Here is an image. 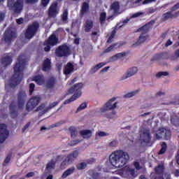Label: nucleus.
<instances>
[{"label": "nucleus", "instance_id": "nucleus-1", "mask_svg": "<svg viewBox=\"0 0 179 179\" xmlns=\"http://www.w3.org/2000/svg\"><path fill=\"white\" fill-rule=\"evenodd\" d=\"M17 62L13 67L14 74L10 79L9 87L11 89H15L23 80V71H24V66H26V62L23 59L22 55L17 57Z\"/></svg>", "mask_w": 179, "mask_h": 179}, {"label": "nucleus", "instance_id": "nucleus-2", "mask_svg": "<svg viewBox=\"0 0 179 179\" xmlns=\"http://www.w3.org/2000/svg\"><path fill=\"white\" fill-rule=\"evenodd\" d=\"M109 160L113 167L119 169L127 164L129 160V155L128 152L117 150L110 155Z\"/></svg>", "mask_w": 179, "mask_h": 179}, {"label": "nucleus", "instance_id": "nucleus-3", "mask_svg": "<svg viewBox=\"0 0 179 179\" xmlns=\"http://www.w3.org/2000/svg\"><path fill=\"white\" fill-rule=\"evenodd\" d=\"M153 24H155V20H151L137 29V31H141V34L140 35L137 41L132 45V47L141 45V44L146 41L147 38H149V35H148V33H149V30L152 29V26H153Z\"/></svg>", "mask_w": 179, "mask_h": 179}, {"label": "nucleus", "instance_id": "nucleus-4", "mask_svg": "<svg viewBox=\"0 0 179 179\" xmlns=\"http://www.w3.org/2000/svg\"><path fill=\"white\" fill-rule=\"evenodd\" d=\"M82 89H83V83H76L71 87L68 90V92L70 93V94H74L70 99L65 100L64 104H69V103L75 101L76 99H79V97L82 96Z\"/></svg>", "mask_w": 179, "mask_h": 179}, {"label": "nucleus", "instance_id": "nucleus-5", "mask_svg": "<svg viewBox=\"0 0 179 179\" xmlns=\"http://www.w3.org/2000/svg\"><path fill=\"white\" fill-rule=\"evenodd\" d=\"M7 5L14 15H20L24 6V0H8Z\"/></svg>", "mask_w": 179, "mask_h": 179}, {"label": "nucleus", "instance_id": "nucleus-6", "mask_svg": "<svg viewBox=\"0 0 179 179\" xmlns=\"http://www.w3.org/2000/svg\"><path fill=\"white\" fill-rule=\"evenodd\" d=\"M38 29H40V23L37 21H34L31 24L28 25L24 33L25 38H27V40H31V38H33L34 36L37 34Z\"/></svg>", "mask_w": 179, "mask_h": 179}, {"label": "nucleus", "instance_id": "nucleus-7", "mask_svg": "<svg viewBox=\"0 0 179 179\" xmlns=\"http://www.w3.org/2000/svg\"><path fill=\"white\" fill-rule=\"evenodd\" d=\"M179 9V2L172 6L170 9V11H168L166 13H164L162 14V16L161 17L162 22H167V20H170L171 19H176V17H178L179 16V11L176 12ZM173 12H176L175 13H173Z\"/></svg>", "mask_w": 179, "mask_h": 179}, {"label": "nucleus", "instance_id": "nucleus-8", "mask_svg": "<svg viewBox=\"0 0 179 179\" xmlns=\"http://www.w3.org/2000/svg\"><path fill=\"white\" fill-rule=\"evenodd\" d=\"M155 138L158 141H160V139L169 141L171 138V131L165 128H159L155 134Z\"/></svg>", "mask_w": 179, "mask_h": 179}, {"label": "nucleus", "instance_id": "nucleus-9", "mask_svg": "<svg viewBox=\"0 0 179 179\" xmlns=\"http://www.w3.org/2000/svg\"><path fill=\"white\" fill-rule=\"evenodd\" d=\"M55 55L56 57H69V55H71V49L69 48V46L67 45H61L55 50Z\"/></svg>", "mask_w": 179, "mask_h": 179}, {"label": "nucleus", "instance_id": "nucleus-10", "mask_svg": "<svg viewBox=\"0 0 179 179\" xmlns=\"http://www.w3.org/2000/svg\"><path fill=\"white\" fill-rule=\"evenodd\" d=\"M79 156V152L78 150H74L67 155L65 159L62 162L61 167H64V166H69L72 164Z\"/></svg>", "mask_w": 179, "mask_h": 179}, {"label": "nucleus", "instance_id": "nucleus-11", "mask_svg": "<svg viewBox=\"0 0 179 179\" xmlns=\"http://www.w3.org/2000/svg\"><path fill=\"white\" fill-rule=\"evenodd\" d=\"M139 135V141L141 145L149 143L152 139V136H150V131H149L148 129H141Z\"/></svg>", "mask_w": 179, "mask_h": 179}, {"label": "nucleus", "instance_id": "nucleus-12", "mask_svg": "<svg viewBox=\"0 0 179 179\" xmlns=\"http://www.w3.org/2000/svg\"><path fill=\"white\" fill-rule=\"evenodd\" d=\"M117 98L113 97L107 101L103 107L101 108L100 111L101 113H106V111H111V110H115V108L117 107V104H118V102H115Z\"/></svg>", "mask_w": 179, "mask_h": 179}, {"label": "nucleus", "instance_id": "nucleus-13", "mask_svg": "<svg viewBox=\"0 0 179 179\" xmlns=\"http://www.w3.org/2000/svg\"><path fill=\"white\" fill-rule=\"evenodd\" d=\"M40 101H41V98L40 96H33L27 103L26 109L28 111H31V110H34L38 104H40Z\"/></svg>", "mask_w": 179, "mask_h": 179}, {"label": "nucleus", "instance_id": "nucleus-14", "mask_svg": "<svg viewBox=\"0 0 179 179\" xmlns=\"http://www.w3.org/2000/svg\"><path fill=\"white\" fill-rule=\"evenodd\" d=\"M16 37H17L16 32L12 30V29L10 28H8L4 32V35H3L4 41L7 44H11L12 41H13V40H15Z\"/></svg>", "mask_w": 179, "mask_h": 179}, {"label": "nucleus", "instance_id": "nucleus-15", "mask_svg": "<svg viewBox=\"0 0 179 179\" xmlns=\"http://www.w3.org/2000/svg\"><path fill=\"white\" fill-rule=\"evenodd\" d=\"M59 13V8H58V3L55 1L52 3L48 10V17H57V15Z\"/></svg>", "mask_w": 179, "mask_h": 179}, {"label": "nucleus", "instance_id": "nucleus-16", "mask_svg": "<svg viewBox=\"0 0 179 179\" xmlns=\"http://www.w3.org/2000/svg\"><path fill=\"white\" fill-rule=\"evenodd\" d=\"M26 100H27V94H26V92L20 91L17 94V105L18 108H23L24 107V103H26Z\"/></svg>", "mask_w": 179, "mask_h": 179}, {"label": "nucleus", "instance_id": "nucleus-17", "mask_svg": "<svg viewBox=\"0 0 179 179\" xmlns=\"http://www.w3.org/2000/svg\"><path fill=\"white\" fill-rule=\"evenodd\" d=\"M9 136V131L6 127V124H0V143H3L6 141L8 136Z\"/></svg>", "mask_w": 179, "mask_h": 179}, {"label": "nucleus", "instance_id": "nucleus-18", "mask_svg": "<svg viewBox=\"0 0 179 179\" xmlns=\"http://www.w3.org/2000/svg\"><path fill=\"white\" fill-rule=\"evenodd\" d=\"M59 103V101H55L50 103L48 106V107H45V103H41L36 110V111H42V113H47L48 111H50L52 108H54V107H57L58 104Z\"/></svg>", "mask_w": 179, "mask_h": 179}, {"label": "nucleus", "instance_id": "nucleus-19", "mask_svg": "<svg viewBox=\"0 0 179 179\" xmlns=\"http://www.w3.org/2000/svg\"><path fill=\"white\" fill-rule=\"evenodd\" d=\"M45 43L48 45H51L52 47H55L57 45L58 43H59V39L57 37L55 34H51L49 38L45 41Z\"/></svg>", "mask_w": 179, "mask_h": 179}, {"label": "nucleus", "instance_id": "nucleus-20", "mask_svg": "<svg viewBox=\"0 0 179 179\" xmlns=\"http://www.w3.org/2000/svg\"><path fill=\"white\" fill-rule=\"evenodd\" d=\"M93 26H94V22L90 19H87L84 24V30L85 33H89L92 29H93Z\"/></svg>", "mask_w": 179, "mask_h": 179}, {"label": "nucleus", "instance_id": "nucleus-21", "mask_svg": "<svg viewBox=\"0 0 179 179\" xmlns=\"http://www.w3.org/2000/svg\"><path fill=\"white\" fill-rule=\"evenodd\" d=\"M1 63L3 68H6V66L12 64V57L9 56V55H5V56L1 58Z\"/></svg>", "mask_w": 179, "mask_h": 179}, {"label": "nucleus", "instance_id": "nucleus-22", "mask_svg": "<svg viewBox=\"0 0 179 179\" xmlns=\"http://www.w3.org/2000/svg\"><path fill=\"white\" fill-rule=\"evenodd\" d=\"M57 84V79L55 77H50L45 83L47 89H54L55 85Z\"/></svg>", "mask_w": 179, "mask_h": 179}, {"label": "nucleus", "instance_id": "nucleus-23", "mask_svg": "<svg viewBox=\"0 0 179 179\" xmlns=\"http://www.w3.org/2000/svg\"><path fill=\"white\" fill-rule=\"evenodd\" d=\"M51 69V60L48 58H46L42 64V71L43 72H49Z\"/></svg>", "mask_w": 179, "mask_h": 179}, {"label": "nucleus", "instance_id": "nucleus-24", "mask_svg": "<svg viewBox=\"0 0 179 179\" xmlns=\"http://www.w3.org/2000/svg\"><path fill=\"white\" fill-rule=\"evenodd\" d=\"M125 175L127 178H131L134 179L135 177H136V173L135 172V169L131 167L127 168L125 171Z\"/></svg>", "mask_w": 179, "mask_h": 179}, {"label": "nucleus", "instance_id": "nucleus-25", "mask_svg": "<svg viewBox=\"0 0 179 179\" xmlns=\"http://www.w3.org/2000/svg\"><path fill=\"white\" fill-rule=\"evenodd\" d=\"M75 69V66L71 62H68L67 64L64 67V75H69L73 72Z\"/></svg>", "mask_w": 179, "mask_h": 179}, {"label": "nucleus", "instance_id": "nucleus-26", "mask_svg": "<svg viewBox=\"0 0 179 179\" xmlns=\"http://www.w3.org/2000/svg\"><path fill=\"white\" fill-rule=\"evenodd\" d=\"M104 65H106V63L101 62V63H99L98 64H96V66H92L89 71L90 75H93L94 73H96V72H97V71H99V69H101V68H103V66H104Z\"/></svg>", "mask_w": 179, "mask_h": 179}, {"label": "nucleus", "instance_id": "nucleus-27", "mask_svg": "<svg viewBox=\"0 0 179 179\" xmlns=\"http://www.w3.org/2000/svg\"><path fill=\"white\" fill-rule=\"evenodd\" d=\"M138 72L137 67H132L129 69L126 73L125 76L123 77L124 79H128V78H131V76H134Z\"/></svg>", "mask_w": 179, "mask_h": 179}, {"label": "nucleus", "instance_id": "nucleus-28", "mask_svg": "<svg viewBox=\"0 0 179 179\" xmlns=\"http://www.w3.org/2000/svg\"><path fill=\"white\" fill-rule=\"evenodd\" d=\"M34 82H36V83H37V85H39V86H41L44 85L45 82V78L43 75H38L34 77Z\"/></svg>", "mask_w": 179, "mask_h": 179}, {"label": "nucleus", "instance_id": "nucleus-29", "mask_svg": "<svg viewBox=\"0 0 179 179\" xmlns=\"http://www.w3.org/2000/svg\"><path fill=\"white\" fill-rule=\"evenodd\" d=\"M10 113H16L17 110H22V108H19V105L16 101H13L9 105Z\"/></svg>", "mask_w": 179, "mask_h": 179}, {"label": "nucleus", "instance_id": "nucleus-30", "mask_svg": "<svg viewBox=\"0 0 179 179\" xmlns=\"http://www.w3.org/2000/svg\"><path fill=\"white\" fill-rule=\"evenodd\" d=\"M80 135L84 139H89V138H92V132L90 130H82L80 131Z\"/></svg>", "mask_w": 179, "mask_h": 179}, {"label": "nucleus", "instance_id": "nucleus-31", "mask_svg": "<svg viewBox=\"0 0 179 179\" xmlns=\"http://www.w3.org/2000/svg\"><path fill=\"white\" fill-rule=\"evenodd\" d=\"M90 9V6L87 2H83L82 4L81 10H80V15L83 16V15H86L89 10Z\"/></svg>", "mask_w": 179, "mask_h": 179}, {"label": "nucleus", "instance_id": "nucleus-32", "mask_svg": "<svg viewBox=\"0 0 179 179\" xmlns=\"http://www.w3.org/2000/svg\"><path fill=\"white\" fill-rule=\"evenodd\" d=\"M57 163V160L55 159H52L50 162H49L46 164V170L47 171H51V170L54 169L55 167V164Z\"/></svg>", "mask_w": 179, "mask_h": 179}, {"label": "nucleus", "instance_id": "nucleus-33", "mask_svg": "<svg viewBox=\"0 0 179 179\" xmlns=\"http://www.w3.org/2000/svg\"><path fill=\"white\" fill-rule=\"evenodd\" d=\"M154 59H169V54L167 52L157 54L155 55Z\"/></svg>", "mask_w": 179, "mask_h": 179}, {"label": "nucleus", "instance_id": "nucleus-34", "mask_svg": "<svg viewBox=\"0 0 179 179\" xmlns=\"http://www.w3.org/2000/svg\"><path fill=\"white\" fill-rule=\"evenodd\" d=\"M125 55H127V52H125L117 53L110 59V62H114V61H117V59H118L119 58H122V57H125Z\"/></svg>", "mask_w": 179, "mask_h": 179}, {"label": "nucleus", "instance_id": "nucleus-35", "mask_svg": "<svg viewBox=\"0 0 179 179\" xmlns=\"http://www.w3.org/2000/svg\"><path fill=\"white\" fill-rule=\"evenodd\" d=\"M74 171H75V167H71L67 169L62 174V178H66V177H68L69 176H71V174H73Z\"/></svg>", "mask_w": 179, "mask_h": 179}, {"label": "nucleus", "instance_id": "nucleus-36", "mask_svg": "<svg viewBox=\"0 0 179 179\" xmlns=\"http://www.w3.org/2000/svg\"><path fill=\"white\" fill-rule=\"evenodd\" d=\"M171 122L173 125H175L176 127H178L179 125V117L176 114H173V115L171 117Z\"/></svg>", "mask_w": 179, "mask_h": 179}, {"label": "nucleus", "instance_id": "nucleus-37", "mask_svg": "<svg viewBox=\"0 0 179 179\" xmlns=\"http://www.w3.org/2000/svg\"><path fill=\"white\" fill-rule=\"evenodd\" d=\"M155 171L156 174H163V171H164V165L159 164L155 168Z\"/></svg>", "mask_w": 179, "mask_h": 179}, {"label": "nucleus", "instance_id": "nucleus-38", "mask_svg": "<svg viewBox=\"0 0 179 179\" xmlns=\"http://www.w3.org/2000/svg\"><path fill=\"white\" fill-rule=\"evenodd\" d=\"M110 9L114 12H118L120 10V3L118 1L113 2L110 6Z\"/></svg>", "mask_w": 179, "mask_h": 179}, {"label": "nucleus", "instance_id": "nucleus-39", "mask_svg": "<svg viewBox=\"0 0 179 179\" xmlns=\"http://www.w3.org/2000/svg\"><path fill=\"white\" fill-rule=\"evenodd\" d=\"M139 92H141V90H137L131 92H128L127 94L124 95V98L130 99V97H134V96H135V94H137V93H139Z\"/></svg>", "mask_w": 179, "mask_h": 179}, {"label": "nucleus", "instance_id": "nucleus-40", "mask_svg": "<svg viewBox=\"0 0 179 179\" xmlns=\"http://www.w3.org/2000/svg\"><path fill=\"white\" fill-rule=\"evenodd\" d=\"M179 58V49H178L174 54L169 57L170 61H177Z\"/></svg>", "mask_w": 179, "mask_h": 179}, {"label": "nucleus", "instance_id": "nucleus-41", "mask_svg": "<svg viewBox=\"0 0 179 179\" xmlns=\"http://www.w3.org/2000/svg\"><path fill=\"white\" fill-rule=\"evenodd\" d=\"M62 22H68V10L66 9L64 10L62 15H61Z\"/></svg>", "mask_w": 179, "mask_h": 179}, {"label": "nucleus", "instance_id": "nucleus-42", "mask_svg": "<svg viewBox=\"0 0 179 179\" xmlns=\"http://www.w3.org/2000/svg\"><path fill=\"white\" fill-rule=\"evenodd\" d=\"M69 131L71 132V138H76V135H78V131L73 127H71L69 128Z\"/></svg>", "mask_w": 179, "mask_h": 179}, {"label": "nucleus", "instance_id": "nucleus-43", "mask_svg": "<svg viewBox=\"0 0 179 179\" xmlns=\"http://www.w3.org/2000/svg\"><path fill=\"white\" fill-rule=\"evenodd\" d=\"M107 17V13L106 12H102L100 14L99 20L101 23H104L106 22V19Z\"/></svg>", "mask_w": 179, "mask_h": 179}, {"label": "nucleus", "instance_id": "nucleus-44", "mask_svg": "<svg viewBox=\"0 0 179 179\" xmlns=\"http://www.w3.org/2000/svg\"><path fill=\"white\" fill-rule=\"evenodd\" d=\"M166 150H167V144H166V143H162V148L159 152V155H163V153H164Z\"/></svg>", "mask_w": 179, "mask_h": 179}, {"label": "nucleus", "instance_id": "nucleus-45", "mask_svg": "<svg viewBox=\"0 0 179 179\" xmlns=\"http://www.w3.org/2000/svg\"><path fill=\"white\" fill-rule=\"evenodd\" d=\"M162 76H169V72L159 71L156 74V78H162Z\"/></svg>", "mask_w": 179, "mask_h": 179}, {"label": "nucleus", "instance_id": "nucleus-46", "mask_svg": "<svg viewBox=\"0 0 179 179\" xmlns=\"http://www.w3.org/2000/svg\"><path fill=\"white\" fill-rule=\"evenodd\" d=\"M87 108V103H83L80 105V106L77 108L76 113H78L79 111H82V110H85V108Z\"/></svg>", "mask_w": 179, "mask_h": 179}, {"label": "nucleus", "instance_id": "nucleus-47", "mask_svg": "<svg viewBox=\"0 0 179 179\" xmlns=\"http://www.w3.org/2000/svg\"><path fill=\"white\" fill-rule=\"evenodd\" d=\"M87 164L86 162H81L77 165L78 170H83L84 169H86V166Z\"/></svg>", "mask_w": 179, "mask_h": 179}, {"label": "nucleus", "instance_id": "nucleus-48", "mask_svg": "<svg viewBox=\"0 0 179 179\" xmlns=\"http://www.w3.org/2000/svg\"><path fill=\"white\" fill-rule=\"evenodd\" d=\"M80 142H82V141L73 140V141H71L70 143H69L68 145L69 146H76V145L80 143Z\"/></svg>", "mask_w": 179, "mask_h": 179}, {"label": "nucleus", "instance_id": "nucleus-49", "mask_svg": "<svg viewBox=\"0 0 179 179\" xmlns=\"http://www.w3.org/2000/svg\"><path fill=\"white\" fill-rule=\"evenodd\" d=\"M27 114L26 113H18V117H17V120L18 121H23L24 118L26 117Z\"/></svg>", "mask_w": 179, "mask_h": 179}, {"label": "nucleus", "instance_id": "nucleus-50", "mask_svg": "<svg viewBox=\"0 0 179 179\" xmlns=\"http://www.w3.org/2000/svg\"><path fill=\"white\" fill-rule=\"evenodd\" d=\"M104 117H106V118H115V113H105Z\"/></svg>", "mask_w": 179, "mask_h": 179}, {"label": "nucleus", "instance_id": "nucleus-51", "mask_svg": "<svg viewBox=\"0 0 179 179\" xmlns=\"http://www.w3.org/2000/svg\"><path fill=\"white\" fill-rule=\"evenodd\" d=\"M50 115H47L46 113H41L38 114V118H41V120H45V118H48Z\"/></svg>", "mask_w": 179, "mask_h": 179}, {"label": "nucleus", "instance_id": "nucleus-52", "mask_svg": "<svg viewBox=\"0 0 179 179\" xmlns=\"http://www.w3.org/2000/svg\"><path fill=\"white\" fill-rule=\"evenodd\" d=\"M36 87V85L34 83L29 84V94L31 96L33 94V92H34V88Z\"/></svg>", "mask_w": 179, "mask_h": 179}, {"label": "nucleus", "instance_id": "nucleus-53", "mask_svg": "<svg viewBox=\"0 0 179 179\" xmlns=\"http://www.w3.org/2000/svg\"><path fill=\"white\" fill-rule=\"evenodd\" d=\"M116 46H117V43H114V44L110 45V46L106 50V52H110V51H113V50H114V48H115Z\"/></svg>", "mask_w": 179, "mask_h": 179}, {"label": "nucleus", "instance_id": "nucleus-54", "mask_svg": "<svg viewBox=\"0 0 179 179\" xmlns=\"http://www.w3.org/2000/svg\"><path fill=\"white\" fill-rule=\"evenodd\" d=\"M96 135H98V136H100L101 138H103L104 136H108V134L105 131H99L96 133Z\"/></svg>", "mask_w": 179, "mask_h": 179}, {"label": "nucleus", "instance_id": "nucleus-55", "mask_svg": "<svg viewBox=\"0 0 179 179\" xmlns=\"http://www.w3.org/2000/svg\"><path fill=\"white\" fill-rule=\"evenodd\" d=\"M45 45H46L45 48H44V50L45 51V52H48L50 51H51V45H48L47 43H45Z\"/></svg>", "mask_w": 179, "mask_h": 179}, {"label": "nucleus", "instance_id": "nucleus-56", "mask_svg": "<svg viewBox=\"0 0 179 179\" xmlns=\"http://www.w3.org/2000/svg\"><path fill=\"white\" fill-rule=\"evenodd\" d=\"M61 125H62V123L61 122L55 123L49 126V129H51V128H55L57 127H61Z\"/></svg>", "mask_w": 179, "mask_h": 179}, {"label": "nucleus", "instance_id": "nucleus-57", "mask_svg": "<svg viewBox=\"0 0 179 179\" xmlns=\"http://www.w3.org/2000/svg\"><path fill=\"white\" fill-rule=\"evenodd\" d=\"M50 0H41L42 6L45 8V6H47L50 3Z\"/></svg>", "mask_w": 179, "mask_h": 179}, {"label": "nucleus", "instance_id": "nucleus-58", "mask_svg": "<svg viewBox=\"0 0 179 179\" xmlns=\"http://www.w3.org/2000/svg\"><path fill=\"white\" fill-rule=\"evenodd\" d=\"M117 144H118V143L117 142V141L114 140V141H111L110 143H109V146L110 148H115V146H117Z\"/></svg>", "mask_w": 179, "mask_h": 179}, {"label": "nucleus", "instance_id": "nucleus-59", "mask_svg": "<svg viewBox=\"0 0 179 179\" xmlns=\"http://www.w3.org/2000/svg\"><path fill=\"white\" fill-rule=\"evenodd\" d=\"M18 115H19V113H10L11 118H15V120H17Z\"/></svg>", "mask_w": 179, "mask_h": 179}, {"label": "nucleus", "instance_id": "nucleus-60", "mask_svg": "<svg viewBox=\"0 0 179 179\" xmlns=\"http://www.w3.org/2000/svg\"><path fill=\"white\" fill-rule=\"evenodd\" d=\"M24 21V20L23 19V17H20V18L16 20V22H17V24H23Z\"/></svg>", "mask_w": 179, "mask_h": 179}, {"label": "nucleus", "instance_id": "nucleus-61", "mask_svg": "<svg viewBox=\"0 0 179 179\" xmlns=\"http://www.w3.org/2000/svg\"><path fill=\"white\" fill-rule=\"evenodd\" d=\"M141 15H143V13L138 12L133 14L131 17H139V16H141Z\"/></svg>", "mask_w": 179, "mask_h": 179}, {"label": "nucleus", "instance_id": "nucleus-62", "mask_svg": "<svg viewBox=\"0 0 179 179\" xmlns=\"http://www.w3.org/2000/svg\"><path fill=\"white\" fill-rule=\"evenodd\" d=\"M134 167L136 170H141V169H142V167L139 164V162H134Z\"/></svg>", "mask_w": 179, "mask_h": 179}, {"label": "nucleus", "instance_id": "nucleus-63", "mask_svg": "<svg viewBox=\"0 0 179 179\" xmlns=\"http://www.w3.org/2000/svg\"><path fill=\"white\" fill-rule=\"evenodd\" d=\"M30 122H29L28 123H27L24 126V127H23V129H22V132H24V131H26L27 129V128H29V127H30Z\"/></svg>", "mask_w": 179, "mask_h": 179}, {"label": "nucleus", "instance_id": "nucleus-64", "mask_svg": "<svg viewBox=\"0 0 179 179\" xmlns=\"http://www.w3.org/2000/svg\"><path fill=\"white\" fill-rule=\"evenodd\" d=\"M108 69H110V66L104 67L103 69H102L100 71V73H104V72H107V71H108Z\"/></svg>", "mask_w": 179, "mask_h": 179}]
</instances>
